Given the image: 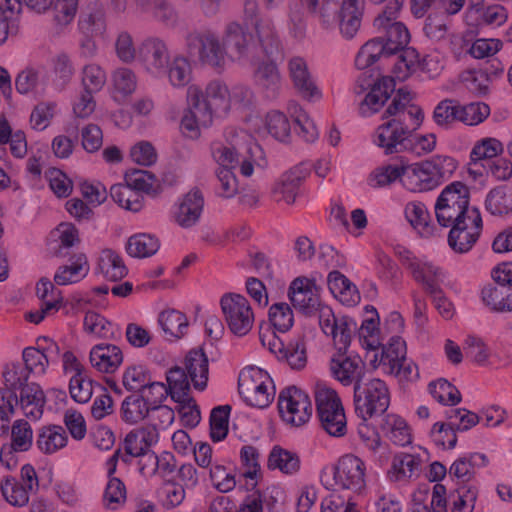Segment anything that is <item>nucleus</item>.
<instances>
[{
  "label": "nucleus",
  "instance_id": "50",
  "mask_svg": "<svg viewBox=\"0 0 512 512\" xmlns=\"http://www.w3.org/2000/svg\"><path fill=\"white\" fill-rule=\"evenodd\" d=\"M31 373L20 362L7 363L2 371V377L4 380V386L2 388H8L9 391L16 393L23 386L28 384V379Z\"/></svg>",
  "mask_w": 512,
  "mask_h": 512
},
{
  "label": "nucleus",
  "instance_id": "60",
  "mask_svg": "<svg viewBox=\"0 0 512 512\" xmlns=\"http://www.w3.org/2000/svg\"><path fill=\"white\" fill-rule=\"evenodd\" d=\"M268 317L272 326L280 332L288 331L294 323L293 311L289 304L285 302L271 305Z\"/></svg>",
  "mask_w": 512,
  "mask_h": 512
},
{
  "label": "nucleus",
  "instance_id": "47",
  "mask_svg": "<svg viewBox=\"0 0 512 512\" xmlns=\"http://www.w3.org/2000/svg\"><path fill=\"white\" fill-rule=\"evenodd\" d=\"M189 379L187 371L179 366H174L167 372V388L173 401L190 396Z\"/></svg>",
  "mask_w": 512,
  "mask_h": 512
},
{
  "label": "nucleus",
  "instance_id": "20",
  "mask_svg": "<svg viewBox=\"0 0 512 512\" xmlns=\"http://www.w3.org/2000/svg\"><path fill=\"white\" fill-rule=\"evenodd\" d=\"M91 365L103 373H114L123 362L122 350L114 344L101 343L90 351Z\"/></svg>",
  "mask_w": 512,
  "mask_h": 512
},
{
  "label": "nucleus",
  "instance_id": "35",
  "mask_svg": "<svg viewBox=\"0 0 512 512\" xmlns=\"http://www.w3.org/2000/svg\"><path fill=\"white\" fill-rule=\"evenodd\" d=\"M483 302L496 312L512 311V289L500 285H488L481 292Z\"/></svg>",
  "mask_w": 512,
  "mask_h": 512
},
{
  "label": "nucleus",
  "instance_id": "15",
  "mask_svg": "<svg viewBox=\"0 0 512 512\" xmlns=\"http://www.w3.org/2000/svg\"><path fill=\"white\" fill-rule=\"evenodd\" d=\"M289 76L297 92L307 100L320 99L322 94L317 87L306 61L301 57H293L288 63Z\"/></svg>",
  "mask_w": 512,
  "mask_h": 512
},
{
  "label": "nucleus",
  "instance_id": "57",
  "mask_svg": "<svg viewBox=\"0 0 512 512\" xmlns=\"http://www.w3.org/2000/svg\"><path fill=\"white\" fill-rule=\"evenodd\" d=\"M94 389V382L85 373L74 374L69 382V392L71 398L78 403H87L92 395Z\"/></svg>",
  "mask_w": 512,
  "mask_h": 512
},
{
  "label": "nucleus",
  "instance_id": "43",
  "mask_svg": "<svg viewBox=\"0 0 512 512\" xmlns=\"http://www.w3.org/2000/svg\"><path fill=\"white\" fill-rule=\"evenodd\" d=\"M79 29L86 36H100L106 30L105 11L102 6L95 5L79 18Z\"/></svg>",
  "mask_w": 512,
  "mask_h": 512
},
{
  "label": "nucleus",
  "instance_id": "48",
  "mask_svg": "<svg viewBox=\"0 0 512 512\" xmlns=\"http://www.w3.org/2000/svg\"><path fill=\"white\" fill-rule=\"evenodd\" d=\"M158 322L166 335L176 339H180L188 328V320L185 314L173 309L161 312Z\"/></svg>",
  "mask_w": 512,
  "mask_h": 512
},
{
  "label": "nucleus",
  "instance_id": "7",
  "mask_svg": "<svg viewBox=\"0 0 512 512\" xmlns=\"http://www.w3.org/2000/svg\"><path fill=\"white\" fill-rule=\"evenodd\" d=\"M220 304L230 331L237 336L248 334L254 323L249 301L240 294L230 293L222 296Z\"/></svg>",
  "mask_w": 512,
  "mask_h": 512
},
{
  "label": "nucleus",
  "instance_id": "10",
  "mask_svg": "<svg viewBox=\"0 0 512 512\" xmlns=\"http://www.w3.org/2000/svg\"><path fill=\"white\" fill-rule=\"evenodd\" d=\"M288 298L293 307L306 316L314 315L320 308V294L315 280L295 278L288 288Z\"/></svg>",
  "mask_w": 512,
  "mask_h": 512
},
{
  "label": "nucleus",
  "instance_id": "23",
  "mask_svg": "<svg viewBox=\"0 0 512 512\" xmlns=\"http://www.w3.org/2000/svg\"><path fill=\"white\" fill-rule=\"evenodd\" d=\"M416 93L408 87H401L396 90L391 103L382 115L383 119L395 120L402 123H410V112L412 108H420L412 104Z\"/></svg>",
  "mask_w": 512,
  "mask_h": 512
},
{
  "label": "nucleus",
  "instance_id": "56",
  "mask_svg": "<svg viewBox=\"0 0 512 512\" xmlns=\"http://www.w3.org/2000/svg\"><path fill=\"white\" fill-rule=\"evenodd\" d=\"M230 405H221L212 409L210 415V437L212 441L219 442L228 434Z\"/></svg>",
  "mask_w": 512,
  "mask_h": 512
},
{
  "label": "nucleus",
  "instance_id": "21",
  "mask_svg": "<svg viewBox=\"0 0 512 512\" xmlns=\"http://www.w3.org/2000/svg\"><path fill=\"white\" fill-rule=\"evenodd\" d=\"M254 79L266 99L275 100L279 96L282 87L281 75L273 61L259 64L254 72Z\"/></svg>",
  "mask_w": 512,
  "mask_h": 512
},
{
  "label": "nucleus",
  "instance_id": "42",
  "mask_svg": "<svg viewBox=\"0 0 512 512\" xmlns=\"http://www.w3.org/2000/svg\"><path fill=\"white\" fill-rule=\"evenodd\" d=\"M160 247L159 240L146 233L131 236L126 244L127 253L134 258H146L154 255Z\"/></svg>",
  "mask_w": 512,
  "mask_h": 512
},
{
  "label": "nucleus",
  "instance_id": "52",
  "mask_svg": "<svg viewBox=\"0 0 512 512\" xmlns=\"http://www.w3.org/2000/svg\"><path fill=\"white\" fill-rule=\"evenodd\" d=\"M434 122L444 128L450 127L456 121H460V103L455 99L440 101L433 111Z\"/></svg>",
  "mask_w": 512,
  "mask_h": 512
},
{
  "label": "nucleus",
  "instance_id": "59",
  "mask_svg": "<svg viewBox=\"0 0 512 512\" xmlns=\"http://www.w3.org/2000/svg\"><path fill=\"white\" fill-rule=\"evenodd\" d=\"M256 33L263 51L268 58L273 60L281 56L280 42L271 22H266L264 25H257Z\"/></svg>",
  "mask_w": 512,
  "mask_h": 512
},
{
  "label": "nucleus",
  "instance_id": "13",
  "mask_svg": "<svg viewBox=\"0 0 512 512\" xmlns=\"http://www.w3.org/2000/svg\"><path fill=\"white\" fill-rule=\"evenodd\" d=\"M330 369L335 377L344 386H350L359 380H364L365 377V363L358 355H343L334 356L331 359Z\"/></svg>",
  "mask_w": 512,
  "mask_h": 512
},
{
  "label": "nucleus",
  "instance_id": "19",
  "mask_svg": "<svg viewBox=\"0 0 512 512\" xmlns=\"http://www.w3.org/2000/svg\"><path fill=\"white\" fill-rule=\"evenodd\" d=\"M204 207V197L199 188L194 187L182 198L175 220L183 228L194 226L200 219Z\"/></svg>",
  "mask_w": 512,
  "mask_h": 512
},
{
  "label": "nucleus",
  "instance_id": "33",
  "mask_svg": "<svg viewBox=\"0 0 512 512\" xmlns=\"http://www.w3.org/2000/svg\"><path fill=\"white\" fill-rule=\"evenodd\" d=\"M98 269L105 279L112 282L123 279L128 273L121 256L111 249L102 251Z\"/></svg>",
  "mask_w": 512,
  "mask_h": 512
},
{
  "label": "nucleus",
  "instance_id": "2",
  "mask_svg": "<svg viewBox=\"0 0 512 512\" xmlns=\"http://www.w3.org/2000/svg\"><path fill=\"white\" fill-rule=\"evenodd\" d=\"M354 410L364 422L384 414L390 405V393L386 383L379 378H365L353 388Z\"/></svg>",
  "mask_w": 512,
  "mask_h": 512
},
{
  "label": "nucleus",
  "instance_id": "12",
  "mask_svg": "<svg viewBox=\"0 0 512 512\" xmlns=\"http://www.w3.org/2000/svg\"><path fill=\"white\" fill-rule=\"evenodd\" d=\"M138 57L146 70L154 75L165 73L170 61L166 43L156 37L147 38L141 43Z\"/></svg>",
  "mask_w": 512,
  "mask_h": 512
},
{
  "label": "nucleus",
  "instance_id": "11",
  "mask_svg": "<svg viewBox=\"0 0 512 512\" xmlns=\"http://www.w3.org/2000/svg\"><path fill=\"white\" fill-rule=\"evenodd\" d=\"M334 480L342 489L360 492L365 487L364 462L355 455H344L334 468Z\"/></svg>",
  "mask_w": 512,
  "mask_h": 512
},
{
  "label": "nucleus",
  "instance_id": "62",
  "mask_svg": "<svg viewBox=\"0 0 512 512\" xmlns=\"http://www.w3.org/2000/svg\"><path fill=\"white\" fill-rule=\"evenodd\" d=\"M426 166L431 167L440 184L448 180L458 167V162L451 156L435 155L426 160Z\"/></svg>",
  "mask_w": 512,
  "mask_h": 512
},
{
  "label": "nucleus",
  "instance_id": "45",
  "mask_svg": "<svg viewBox=\"0 0 512 512\" xmlns=\"http://www.w3.org/2000/svg\"><path fill=\"white\" fill-rule=\"evenodd\" d=\"M420 465L421 459L419 456L407 453L395 455L389 474H391V478H394L395 481L409 479L417 475Z\"/></svg>",
  "mask_w": 512,
  "mask_h": 512
},
{
  "label": "nucleus",
  "instance_id": "27",
  "mask_svg": "<svg viewBox=\"0 0 512 512\" xmlns=\"http://www.w3.org/2000/svg\"><path fill=\"white\" fill-rule=\"evenodd\" d=\"M67 434L60 425H47L39 429L36 445L44 454H53L67 444Z\"/></svg>",
  "mask_w": 512,
  "mask_h": 512
},
{
  "label": "nucleus",
  "instance_id": "4",
  "mask_svg": "<svg viewBox=\"0 0 512 512\" xmlns=\"http://www.w3.org/2000/svg\"><path fill=\"white\" fill-rule=\"evenodd\" d=\"M315 401L322 428L331 436H344L347 432L346 416L336 391L321 389L316 392Z\"/></svg>",
  "mask_w": 512,
  "mask_h": 512
},
{
  "label": "nucleus",
  "instance_id": "30",
  "mask_svg": "<svg viewBox=\"0 0 512 512\" xmlns=\"http://www.w3.org/2000/svg\"><path fill=\"white\" fill-rule=\"evenodd\" d=\"M267 467L269 470H280L283 474H296L301 467L300 457L297 453L274 446L269 453Z\"/></svg>",
  "mask_w": 512,
  "mask_h": 512
},
{
  "label": "nucleus",
  "instance_id": "44",
  "mask_svg": "<svg viewBox=\"0 0 512 512\" xmlns=\"http://www.w3.org/2000/svg\"><path fill=\"white\" fill-rule=\"evenodd\" d=\"M405 216L422 237L428 238L433 235L434 226L430 225V215L423 203H408L405 208Z\"/></svg>",
  "mask_w": 512,
  "mask_h": 512
},
{
  "label": "nucleus",
  "instance_id": "29",
  "mask_svg": "<svg viewBox=\"0 0 512 512\" xmlns=\"http://www.w3.org/2000/svg\"><path fill=\"white\" fill-rule=\"evenodd\" d=\"M488 462L485 454L470 453L456 459L449 468V474L466 483L474 478L475 467H485L488 465Z\"/></svg>",
  "mask_w": 512,
  "mask_h": 512
},
{
  "label": "nucleus",
  "instance_id": "51",
  "mask_svg": "<svg viewBox=\"0 0 512 512\" xmlns=\"http://www.w3.org/2000/svg\"><path fill=\"white\" fill-rule=\"evenodd\" d=\"M441 275V271L439 270L438 275H432L426 278L421 284L424 287V290L432 297L433 302L435 303L436 309L439 313L445 318H451L452 313V303L448 301V299L444 296L443 291L438 283V278Z\"/></svg>",
  "mask_w": 512,
  "mask_h": 512
},
{
  "label": "nucleus",
  "instance_id": "55",
  "mask_svg": "<svg viewBox=\"0 0 512 512\" xmlns=\"http://www.w3.org/2000/svg\"><path fill=\"white\" fill-rule=\"evenodd\" d=\"M83 324L85 331L95 334L101 338L116 339L120 336L119 331H117V333L113 331L111 322L94 311H88L85 314Z\"/></svg>",
  "mask_w": 512,
  "mask_h": 512
},
{
  "label": "nucleus",
  "instance_id": "54",
  "mask_svg": "<svg viewBox=\"0 0 512 512\" xmlns=\"http://www.w3.org/2000/svg\"><path fill=\"white\" fill-rule=\"evenodd\" d=\"M503 151L502 143L495 138H486L477 143L470 153V165L476 167L480 161L488 162L493 161L498 154Z\"/></svg>",
  "mask_w": 512,
  "mask_h": 512
},
{
  "label": "nucleus",
  "instance_id": "58",
  "mask_svg": "<svg viewBox=\"0 0 512 512\" xmlns=\"http://www.w3.org/2000/svg\"><path fill=\"white\" fill-rule=\"evenodd\" d=\"M431 395L442 404L457 405L461 401L460 391L446 379H438L429 384Z\"/></svg>",
  "mask_w": 512,
  "mask_h": 512
},
{
  "label": "nucleus",
  "instance_id": "24",
  "mask_svg": "<svg viewBox=\"0 0 512 512\" xmlns=\"http://www.w3.org/2000/svg\"><path fill=\"white\" fill-rule=\"evenodd\" d=\"M250 148L240 142H216L211 145V153L214 160L218 163V168L234 170L243 161L244 152H249Z\"/></svg>",
  "mask_w": 512,
  "mask_h": 512
},
{
  "label": "nucleus",
  "instance_id": "8",
  "mask_svg": "<svg viewBox=\"0 0 512 512\" xmlns=\"http://www.w3.org/2000/svg\"><path fill=\"white\" fill-rule=\"evenodd\" d=\"M186 42L191 55H198L204 64L218 71L223 68L226 52L213 32H191L187 35Z\"/></svg>",
  "mask_w": 512,
  "mask_h": 512
},
{
  "label": "nucleus",
  "instance_id": "6",
  "mask_svg": "<svg viewBox=\"0 0 512 512\" xmlns=\"http://www.w3.org/2000/svg\"><path fill=\"white\" fill-rule=\"evenodd\" d=\"M277 405L283 421L295 427L306 424L313 411L307 393L296 386L284 388L278 395Z\"/></svg>",
  "mask_w": 512,
  "mask_h": 512
},
{
  "label": "nucleus",
  "instance_id": "40",
  "mask_svg": "<svg viewBox=\"0 0 512 512\" xmlns=\"http://www.w3.org/2000/svg\"><path fill=\"white\" fill-rule=\"evenodd\" d=\"M485 207L496 216L512 213V188L499 186L492 189L486 197Z\"/></svg>",
  "mask_w": 512,
  "mask_h": 512
},
{
  "label": "nucleus",
  "instance_id": "46",
  "mask_svg": "<svg viewBox=\"0 0 512 512\" xmlns=\"http://www.w3.org/2000/svg\"><path fill=\"white\" fill-rule=\"evenodd\" d=\"M252 35L237 22H231L226 26L224 44L233 49L238 56L247 53L248 47L252 42Z\"/></svg>",
  "mask_w": 512,
  "mask_h": 512
},
{
  "label": "nucleus",
  "instance_id": "34",
  "mask_svg": "<svg viewBox=\"0 0 512 512\" xmlns=\"http://www.w3.org/2000/svg\"><path fill=\"white\" fill-rule=\"evenodd\" d=\"M206 102L214 115L226 114L230 109V93L227 86L220 81L210 82L204 93Z\"/></svg>",
  "mask_w": 512,
  "mask_h": 512
},
{
  "label": "nucleus",
  "instance_id": "31",
  "mask_svg": "<svg viewBox=\"0 0 512 512\" xmlns=\"http://www.w3.org/2000/svg\"><path fill=\"white\" fill-rule=\"evenodd\" d=\"M124 178L125 182L138 192H144L152 197H156L162 192V185L159 180L147 170H128Z\"/></svg>",
  "mask_w": 512,
  "mask_h": 512
},
{
  "label": "nucleus",
  "instance_id": "17",
  "mask_svg": "<svg viewBox=\"0 0 512 512\" xmlns=\"http://www.w3.org/2000/svg\"><path fill=\"white\" fill-rule=\"evenodd\" d=\"M394 92L395 81L393 77L383 76L378 79L372 84L369 93L361 102L360 114L368 116L378 112Z\"/></svg>",
  "mask_w": 512,
  "mask_h": 512
},
{
  "label": "nucleus",
  "instance_id": "63",
  "mask_svg": "<svg viewBox=\"0 0 512 512\" xmlns=\"http://www.w3.org/2000/svg\"><path fill=\"white\" fill-rule=\"evenodd\" d=\"M268 132L279 141H286L290 136V123L288 118L280 111L274 110L266 116Z\"/></svg>",
  "mask_w": 512,
  "mask_h": 512
},
{
  "label": "nucleus",
  "instance_id": "32",
  "mask_svg": "<svg viewBox=\"0 0 512 512\" xmlns=\"http://www.w3.org/2000/svg\"><path fill=\"white\" fill-rule=\"evenodd\" d=\"M19 403L27 416L38 417L45 405V394L37 383H28L20 390Z\"/></svg>",
  "mask_w": 512,
  "mask_h": 512
},
{
  "label": "nucleus",
  "instance_id": "28",
  "mask_svg": "<svg viewBox=\"0 0 512 512\" xmlns=\"http://www.w3.org/2000/svg\"><path fill=\"white\" fill-rule=\"evenodd\" d=\"M151 412H153L152 409L139 393L125 397L120 407L121 419L130 425L142 422Z\"/></svg>",
  "mask_w": 512,
  "mask_h": 512
},
{
  "label": "nucleus",
  "instance_id": "37",
  "mask_svg": "<svg viewBox=\"0 0 512 512\" xmlns=\"http://www.w3.org/2000/svg\"><path fill=\"white\" fill-rule=\"evenodd\" d=\"M383 433L396 445L411 443V434L406 421L396 414H387L381 424Z\"/></svg>",
  "mask_w": 512,
  "mask_h": 512
},
{
  "label": "nucleus",
  "instance_id": "41",
  "mask_svg": "<svg viewBox=\"0 0 512 512\" xmlns=\"http://www.w3.org/2000/svg\"><path fill=\"white\" fill-rule=\"evenodd\" d=\"M389 56L384 38L379 36L367 41L358 52L355 58V65L358 69H366L373 65L380 57Z\"/></svg>",
  "mask_w": 512,
  "mask_h": 512
},
{
  "label": "nucleus",
  "instance_id": "3",
  "mask_svg": "<svg viewBox=\"0 0 512 512\" xmlns=\"http://www.w3.org/2000/svg\"><path fill=\"white\" fill-rule=\"evenodd\" d=\"M470 193L466 185L455 181L444 188L435 204V214L439 225L450 227L458 221L468 220Z\"/></svg>",
  "mask_w": 512,
  "mask_h": 512
},
{
  "label": "nucleus",
  "instance_id": "1",
  "mask_svg": "<svg viewBox=\"0 0 512 512\" xmlns=\"http://www.w3.org/2000/svg\"><path fill=\"white\" fill-rule=\"evenodd\" d=\"M410 123L388 120L378 126L373 142L386 155L414 151L413 133L421 126L424 114L421 108H412Z\"/></svg>",
  "mask_w": 512,
  "mask_h": 512
},
{
  "label": "nucleus",
  "instance_id": "16",
  "mask_svg": "<svg viewBox=\"0 0 512 512\" xmlns=\"http://www.w3.org/2000/svg\"><path fill=\"white\" fill-rule=\"evenodd\" d=\"M255 376L261 377V371H256L255 375H240L238 381V391L243 400L251 407L263 409L269 406L272 396L268 392V387L264 381H256Z\"/></svg>",
  "mask_w": 512,
  "mask_h": 512
},
{
  "label": "nucleus",
  "instance_id": "53",
  "mask_svg": "<svg viewBox=\"0 0 512 512\" xmlns=\"http://www.w3.org/2000/svg\"><path fill=\"white\" fill-rule=\"evenodd\" d=\"M394 64L393 73L401 81L407 79L420 66L419 53L415 48L405 47Z\"/></svg>",
  "mask_w": 512,
  "mask_h": 512
},
{
  "label": "nucleus",
  "instance_id": "25",
  "mask_svg": "<svg viewBox=\"0 0 512 512\" xmlns=\"http://www.w3.org/2000/svg\"><path fill=\"white\" fill-rule=\"evenodd\" d=\"M359 2L360 0H343L336 18L341 34L347 39L353 38L361 25L362 9Z\"/></svg>",
  "mask_w": 512,
  "mask_h": 512
},
{
  "label": "nucleus",
  "instance_id": "36",
  "mask_svg": "<svg viewBox=\"0 0 512 512\" xmlns=\"http://www.w3.org/2000/svg\"><path fill=\"white\" fill-rule=\"evenodd\" d=\"M357 329L356 321L347 315L339 316L338 322H334V332L331 336L340 356L348 353V348Z\"/></svg>",
  "mask_w": 512,
  "mask_h": 512
},
{
  "label": "nucleus",
  "instance_id": "26",
  "mask_svg": "<svg viewBox=\"0 0 512 512\" xmlns=\"http://www.w3.org/2000/svg\"><path fill=\"white\" fill-rule=\"evenodd\" d=\"M69 261L70 264L62 265L57 269L54 275V282L57 285L76 283L88 274L89 265L85 254H73Z\"/></svg>",
  "mask_w": 512,
  "mask_h": 512
},
{
  "label": "nucleus",
  "instance_id": "9",
  "mask_svg": "<svg viewBox=\"0 0 512 512\" xmlns=\"http://www.w3.org/2000/svg\"><path fill=\"white\" fill-rule=\"evenodd\" d=\"M483 228L480 211L476 207L471 208L468 220L458 221L451 225L448 234V244L456 253H466L472 249L480 237Z\"/></svg>",
  "mask_w": 512,
  "mask_h": 512
},
{
  "label": "nucleus",
  "instance_id": "39",
  "mask_svg": "<svg viewBox=\"0 0 512 512\" xmlns=\"http://www.w3.org/2000/svg\"><path fill=\"white\" fill-rule=\"evenodd\" d=\"M384 35V43L387 46L388 55H395L405 48L410 41V34L407 27L401 22H394L392 24L382 27Z\"/></svg>",
  "mask_w": 512,
  "mask_h": 512
},
{
  "label": "nucleus",
  "instance_id": "49",
  "mask_svg": "<svg viewBox=\"0 0 512 512\" xmlns=\"http://www.w3.org/2000/svg\"><path fill=\"white\" fill-rule=\"evenodd\" d=\"M151 378V372L147 367L132 365L125 369L122 375V384L127 391L138 394L147 386Z\"/></svg>",
  "mask_w": 512,
  "mask_h": 512
},
{
  "label": "nucleus",
  "instance_id": "5",
  "mask_svg": "<svg viewBox=\"0 0 512 512\" xmlns=\"http://www.w3.org/2000/svg\"><path fill=\"white\" fill-rule=\"evenodd\" d=\"M204 93L197 86L187 89L188 108L181 120V129L186 137L196 139L200 135V126L208 127L214 113L205 101Z\"/></svg>",
  "mask_w": 512,
  "mask_h": 512
},
{
  "label": "nucleus",
  "instance_id": "14",
  "mask_svg": "<svg viewBox=\"0 0 512 512\" xmlns=\"http://www.w3.org/2000/svg\"><path fill=\"white\" fill-rule=\"evenodd\" d=\"M269 350L278 360L287 362L293 370H302L307 364L306 343L303 337H297L284 344L274 336L269 342Z\"/></svg>",
  "mask_w": 512,
  "mask_h": 512
},
{
  "label": "nucleus",
  "instance_id": "38",
  "mask_svg": "<svg viewBox=\"0 0 512 512\" xmlns=\"http://www.w3.org/2000/svg\"><path fill=\"white\" fill-rule=\"evenodd\" d=\"M396 254L404 266L412 273L415 281L422 283L426 278L439 274V268L432 263L420 262L413 253L406 248H398Z\"/></svg>",
  "mask_w": 512,
  "mask_h": 512
},
{
  "label": "nucleus",
  "instance_id": "64",
  "mask_svg": "<svg viewBox=\"0 0 512 512\" xmlns=\"http://www.w3.org/2000/svg\"><path fill=\"white\" fill-rule=\"evenodd\" d=\"M82 74V84L85 92L97 93L106 82L105 71L96 64L86 65L83 68Z\"/></svg>",
  "mask_w": 512,
  "mask_h": 512
},
{
  "label": "nucleus",
  "instance_id": "18",
  "mask_svg": "<svg viewBox=\"0 0 512 512\" xmlns=\"http://www.w3.org/2000/svg\"><path fill=\"white\" fill-rule=\"evenodd\" d=\"M403 185L413 192L430 191L440 185L431 167L426 166V160L405 167Z\"/></svg>",
  "mask_w": 512,
  "mask_h": 512
},
{
  "label": "nucleus",
  "instance_id": "22",
  "mask_svg": "<svg viewBox=\"0 0 512 512\" xmlns=\"http://www.w3.org/2000/svg\"><path fill=\"white\" fill-rule=\"evenodd\" d=\"M184 364L194 388L203 391L207 387L209 375V360L203 348L191 349Z\"/></svg>",
  "mask_w": 512,
  "mask_h": 512
},
{
  "label": "nucleus",
  "instance_id": "61",
  "mask_svg": "<svg viewBox=\"0 0 512 512\" xmlns=\"http://www.w3.org/2000/svg\"><path fill=\"white\" fill-rule=\"evenodd\" d=\"M33 432L30 424L23 419L16 420L11 427V446L20 452L28 451L32 446Z\"/></svg>",
  "mask_w": 512,
  "mask_h": 512
}]
</instances>
